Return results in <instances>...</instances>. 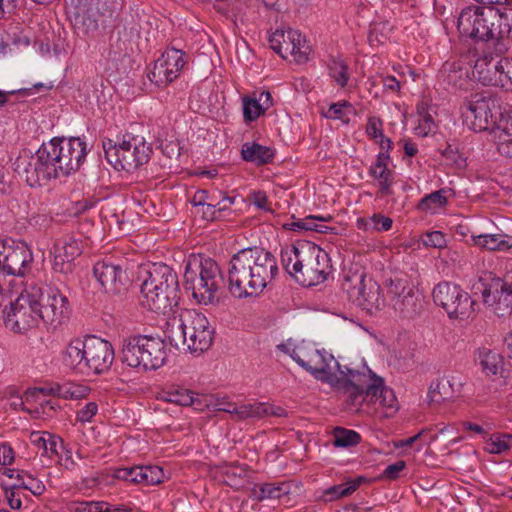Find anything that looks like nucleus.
Segmentation results:
<instances>
[{
	"label": "nucleus",
	"mask_w": 512,
	"mask_h": 512,
	"mask_svg": "<svg viewBox=\"0 0 512 512\" xmlns=\"http://www.w3.org/2000/svg\"><path fill=\"white\" fill-rule=\"evenodd\" d=\"M307 372L317 380L328 383L347 397L352 406L376 405L386 408V416L397 410V398L384 379L368 367L362 370L341 365L332 354L315 348Z\"/></svg>",
	"instance_id": "obj_1"
},
{
	"label": "nucleus",
	"mask_w": 512,
	"mask_h": 512,
	"mask_svg": "<svg viewBox=\"0 0 512 512\" xmlns=\"http://www.w3.org/2000/svg\"><path fill=\"white\" fill-rule=\"evenodd\" d=\"M87 155L86 143L79 137L53 138L43 143L24 167L27 184L41 186L52 178L79 170Z\"/></svg>",
	"instance_id": "obj_2"
},
{
	"label": "nucleus",
	"mask_w": 512,
	"mask_h": 512,
	"mask_svg": "<svg viewBox=\"0 0 512 512\" xmlns=\"http://www.w3.org/2000/svg\"><path fill=\"white\" fill-rule=\"evenodd\" d=\"M277 273L273 254L258 247L242 249L228 263V290L237 299L257 297Z\"/></svg>",
	"instance_id": "obj_3"
},
{
	"label": "nucleus",
	"mask_w": 512,
	"mask_h": 512,
	"mask_svg": "<svg viewBox=\"0 0 512 512\" xmlns=\"http://www.w3.org/2000/svg\"><path fill=\"white\" fill-rule=\"evenodd\" d=\"M457 28L464 37L475 41L500 40L512 31V8L473 4L462 8Z\"/></svg>",
	"instance_id": "obj_4"
},
{
	"label": "nucleus",
	"mask_w": 512,
	"mask_h": 512,
	"mask_svg": "<svg viewBox=\"0 0 512 512\" xmlns=\"http://www.w3.org/2000/svg\"><path fill=\"white\" fill-rule=\"evenodd\" d=\"M281 262L286 272L305 287L323 283L332 271L328 255L309 244L291 245L282 249Z\"/></svg>",
	"instance_id": "obj_5"
},
{
	"label": "nucleus",
	"mask_w": 512,
	"mask_h": 512,
	"mask_svg": "<svg viewBox=\"0 0 512 512\" xmlns=\"http://www.w3.org/2000/svg\"><path fill=\"white\" fill-rule=\"evenodd\" d=\"M141 284L144 304L156 313L166 314L180 300V288L176 272L164 263H152L146 269Z\"/></svg>",
	"instance_id": "obj_6"
},
{
	"label": "nucleus",
	"mask_w": 512,
	"mask_h": 512,
	"mask_svg": "<svg viewBox=\"0 0 512 512\" xmlns=\"http://www.w3.org/2000/svg\"><path fill=\"white\" fill-rule=\"evenodd\" d=\"M184 283L191 290L198 304L215 305L220 302L219 291L223 276L218 264L211 258L188 261L184 272Z\"/></svg>",
	"instance_id": "obj_7"
},
{
	"label": "nucleus",
	"mask_w": 512,
	"mask_h": 512,
	"mask_svg": "<svg viewBox=\"0 0 512 512\" xmlns=\"http://www.w3.org/2000/svg\"><path fill=\"white\" fill-rule=\"evenodd\" d=\"M167 357V345L160 337L135 335L123 341L122 362L139 371L157 370Z\"/></svg>",
	"instance_id": "obj_8"
},
{
	"label": "nucleus",
	"mask_w": 512,
	"mask_h": 512,
	"mask_svg": "<svg viewBox=\"0 0 512 512\" xmlns=\"http://www.w3.org/2000/svg\"><path fill=\"white\" fill-rule=\"evenodd\" d=\"M105 158L118 171L134 172L148 163L152 148L145 138L125 133L118 143L111 139L103 141Z\"/></svg>",
	"instance_id": "obj_9"
},
{
	"label": "nucleus",
	"mask_w": 512,
	"mask_h": 512,
	"mask_svg": "<svg viewBox=\"0 0 512 512\" xmlns=\"http://www.w3.org/2000/svg\"><path fill=\"white\" fill-rule=\"evenodd\" d=\"M169 339L175 346L181 342L191 353H202L213 343L214 329L207 317L194 310L188 309L180 314L176 329L172 327Z\"/></svg>",
	"instance_id": "obj_10"
},
{
	"label": "nucleus",
	"mask_w": 512,
	"mask_h": 512,
	"mask_svg": "<svg viewBox=\"0 0 512 512\" xmlns=\"http://www.w3.org/2000/svg\"><path fill=\"white\" fill-rule=\"evenodd\" d=\"M42 288L30 286L4 310V324L15 333H25L36 327L41 320L38 306L41 304Z\"/></svg>",
	"instance_id": "obj_11"
},
{
	"label": "nucleus",
	"mask_w": 512,
	"mask_h": 512,
	"mask_svg": "<svg viewBox=\"0 0 512 512\" xmlns=\"http://www.w3.org/2000/svg\"><path fill=\"white\" fill-rule=\"evenodd\" d=\"M508 112L509 110H502L499 99L490 93L472 95L462 108L466 124L475 132L489 129L494 131L498 120Z\"/></svg>",
	"instance_id": "obj_12"
},
{
	"label": "nucleus",
	"mask_w": 512,
	"mask_h": 512,
	"mask_svg": "<svg viewBox=\"0 0 512 512\" xmlns=\"http://www.w3.org/2000/svg\"><path fill=\"white\" fill-rule=\"evenodd\" d=\"M474 290L482 295L483 304L498 317L512 314V283L492 272H483Z\"/></svg>",
	"instance_id": "obj_13"
},
{
	"label": "nucleus",
	"mask_w": 512,
	"mask_h": 512,
	"mask_svg": "<svg viewBox=\"0 0 512 512\" xmlns=\"http://www.w3.org/2000/svg\"><path fill=\"white\" fill-rule=\"evenodd\" d=\"M434 303L442 307L449 318H468L474 311V301L459 285L451 282H440L432 292Z\"/></svg>",
	"instance_id": "obj_14"
},
{
	"label": "nucleus",
	"mask_w": 512,
	"mask_h": 512,
	"mask_svg": "<svg viewBox=\"0 0 512 512\" xmlns=\"http://www.w3.org/2000/svg\"><path fill=\"white\" fill-rule=\"evenodd\" d=\"M271 49L279 54L283 59L292 58L296 63H305L311 48L305 37L294 29H277L269 37Z\"/></svg>",
	"instance_id": "obj_15"
},
{
	"label": "nucleus",
	"mask_w": 512,
	"mask_h": 512,
	"mask_svg": "<svg viewBox=\"0 0 512 512\" xmlns=\"http://www.w3.org/2000/svg\"><path fill=\"white\" fill-rule=\"evenodd\" d=\"M186 63V53L183 50L168 47L154 62L148 78L157 87H166L181 75Z\"/></svg>",
	"instance_id": "obj_16"
},
{
	"label": "nucleus",
	"mask_w": 512,
	"mask_h": 512,
	"mask_svg": "<svg viewBox=\"0 0 512 512\" xmlns=\"http://www.w3.org/2000/svg\"><path fill=\"white\" fill-rule=\"evenodd\" d=\"M83 252V242L73 235L56 239L50 249L52 269L56 273L68 275L73 272L74 261Z\"/></svg>",
	"instance_id": "obj_17"
},
{
	"label": "nucleus",
	"mask_w": 512,
	"mask_h": 512,
	"mask_svg": "<svg viewBox=\"0 0 512 512\" xmlns=\"http://www.w3.org/2000/svg\"><path fill=\"white\" fill-rule=\"evenodd\" d=\"M41 304L38 306L41 320L53 328H57L69 317V302L66 296L57 289L42 291Z\"/></svg>",
	"instance_id": "obj_18"
},
{
	"label": "nucleus",
	"mask_w": 512,
	"mask_h": 512,
	"mask_svg": "<svg viewBox=\"0 0 512 512\" xmlns=\"http://www.w3.org/2000/svg\"><path fill=\"white\" fill-rule=\"evenodd\" d=\"M93 274L108 293L120 294L126 290L128 277L120 264L108 259L98 261L93 267Z\"/></svg>",
	"instance_id": "obj_19"
},
{
	"label": "nucleus",
	"mask_w": 512,
	"mask_h": 512,
	"mask_svg": "<svg viewBox=\"0 0 512 512\" xmlns=\"http://www.w3.org/2000/svg\"><path fill=\"white\" fill-rule=\"evenodd\" d=\"M88 362L89 374H103L107 372L114 361L112 344L100 337L88 335Z\"/></svg>",
	"instance_id": "obj_20"
},
{
	"label": "nucleus",
	"mask_w": 512,
	"mask_h": 512,
	"mask_svg": "<svg viewBox=\"0 0 512 512\" xmlns=\"http://www.w3.org/2000/svg\"><path fill=\"white\" fill-rule=\"evenodd\" d=\"M88 335L70 340L61 353L62 363L65 367L89 375L88 362Z\"/></svg>",
	"instance_id": "obj_21"
},
{
	"label": "nucleus",
	"mask_w": 512,
	"mask_h": 512,
	"mask_svg": "<svg viewBox=\"0 0 512 512\" xmlns=\"http://www.w3.org/2000/svg\"><path fill=\"white\" fill-rule=\"evenodd\" d=\"M390 158L378 154L376 162L369 168V175L378 182L380 197L393 195L392 186L395 182V173L388 167Z\"/></svg>",
	"instance_id": "obj_22"
},
{
	"label": "nucleus",
	"mask_w": 512,
	"mask_h": 512,
	"mask_svg": "<svg viewBox=\"0 0 512 512\" xmlns=\"http://www.w3.org/2000/svg\"><path fill=\"white\" fill-rule=\"evenodd\" d=\"M40 391L65 400H81L89 396L91 388L84 384L66 381L51 383L47 387L41 388Z\"/></svg>",
	"instance_id": "obj_23"
},
{
	"label": "nucleus",
	"mask_w": 512,
	"mask_h": 512,
	"mask_svg": "<svg viewBox=\"0 0 512 512\" xmlns=\"http://www.w3.org/2000/svg\"><path fill=\"white\" fill-rule=\"evenodd\" d=\"M493 132L499 154L512 159V110L498 120V125Z\"/></svg>",
	"instance_id": "obj_24"
},
{
	"label": "nucleus",
	"mask_w": 512,
	"mask_h": 512,
	"mask_svg": "<svg viewBox=\"0 0 512 512\" xmlns=\"http://www.w3.org/2000/svg\"><path fill=\"white\" fill-rule=\"evenodd\" d=\"M30 442L42 456L55 459L59 450H64L63 441L60 437L47 431H34L30 434Z\"/></svg>",
	"instance_id": "obj_25"
},
{
	"label": "nucleus",
	"mask_w": 512,
	"mask_h": 512,
	"mask_svg": "<svg viewBox=\"0 0 512 512\" xmlns=\"http://www.w3.org/2000/svg\"><path fill=\"white\" fill-rule=\"evenodd\" d=\"M161 399L179 406H195L200 409L199 394L180 385H170L161 392Z\"/></svg>",
	"instance_id": "obj_26"
},
{
	"label": "nucleus",
	"mask_w": 512,
	"mask_h": 512,
	"mask_svg": "<svg viewBox=\"0 0 512 512\" xmlns=\"http://www.w3.org/2000/svg\"><path fill=\"white\" fill-rule=\"evenodd\" d=\"M500 72L499 59L493 57H483L477 59L473 69V76L483 85L497 86L498 75Z\"/></svg>",
	"instance_id": "obj_27"
},
{
	"label": "nucleus",
	"mask_w": 512,
	"mask_h": 512,
	"mask_svg": "<svg viewBox=\"0 0 512 512\" xmlns=\"http://www.w3.org/2000/svg\"><path fill=\"white\" fill-rule=\"evenodd\" d=\"M443 82L455 90H468L471 84L469 69L460 63H445Z\"/></svg>",
	"instance_id": "obj_28"
},
{
	"label": "nucleus",
	"mask_w": 512,
	"mask_h": 512,
	"mask_svg": "<svg viewBox=\"0 0 512 512\" xmlns=\"http://www.w3.org/2000/svg\"><path fill=\"white\" fill-rule=\"evenodd\" d=\"M475 246L488 251L506 252L512 248V235L506 233L472 235Z\"/></svg>",
	"instance_id": "obj_29"
},
{
	"label": "nucleus",
	"mask_w": 512,
	"mask_h": 512,
	"mask_svg": "<svg viewBox=\"0 0 512 512\" xmlns=\"http://www.w3.org/2000/svg\"><path fill=\"white\" fill-rule=\"evenodd\" d=\"M359 297L361 299L356 300L354 304L369 313L380 310L384 305L380 286L371 279L367 282V287L362 289Z\"/></svg>",
	"instance_id": "obj_30"
},
{
	"label": "nucleus",
	"mask_w": 512,
	"mask_h": 512,
	"mask_svg": "<svg viewBox=\"0 0 512 512\" xmlns=\"http://www.w3.org/2000/svg\"><path fill=\"white\" fill-rule=\"evenodd\" d=\"M359 297L361 299L356 300L354 304L369 313L380 310L384 305L380 286L371 279L367 282V287L362 289Z\"/></svg>",
	"instance_id": "obj_31"
},
{
	"label": "nucleus",
	"mask_w": 512,
	"mask_h": 512,
	"mask_svg": "<svg viewBox=\"0 0 512 512\" xmlns=\"http://www.w3.org/2000/svg\"><path fill=\"white\" fill-rule=\"evenodd\" d=\"M241 156L243 160L260 166L271 163L275 153L270 147L255 142H246L242 145Z\"/></svg>",
	"instance_id": "obj_32"
},
{
	"label": "nucleus",
	"mask_w": 512,
	"mask_h": 512,
	"mask_svg": "<svg viewBox=\"0 0 512 512\" xmlns=\"http://www.w3.org/2000/svg\"><path fill=\"white\" fill-rule=\"evenodd\" d=\"M271 105V94L262 92L259 99L243 98V116L246 122L255 121Z\"/></svg>",
	"instance_id": "obj_33"
},
{
	"label": "nucleus",
	"mask_w": 512,
	"mask_h": 512,
	"mask_svg": "<svg viewBox=\"0 0 512 512\" xmlns=\"http://www.w3.org/2000/svg\"><path fill=\"white\" fill-rule=\"evenodd\" d=\"M366 287L367 281L363 272H349L344 274L341 289L344 293H346L348 300L352 303H355L356 300L361 299L359 297L360 292L363 288Z\"/></svg>",
	"instance_id": "obj_34"
},
{
	"label": "nucleus",
	"mask_w": 512,
	"mask_h": 512,
	"mask_svg": "<svg viewBox=\"0 0 512 512\" xmlns=\"http://www.w3.org/2000/svg\"><path fill=\"white\" fill-rule=\"evenodd\" d=\"M454 383L448 378H441L433 381L428 390L430 403H441L452 399L455 395Z\"/></svg>",
	"instance_id": "obj_35"
},
{
	"label": "nucleus",
	"mask_w": 512,
	"mask_h": 512,
	"mask_svg": "<svg viewBox=\"0 0 512 512\" xmlns=\"http://www.w3.org/2000/svg\"><path fill=\"white\" fill-rule=\"evenodd\" d=\"M392 225V218L381 213H374L371 217L368 218L361 217L356 221L357 228L364 232H386L392 228Z\"/></svg>",
	"instance_id": "obj_36"
},
{
	"label": "nucleus",
	"mask_w": 512,
	"mask_h": 512,
	"mask_svg": "<svg viewBox=\"0 0 512 512\" xmlns=\"http://www.w3.org/2000/svg\"><path fill=\"white\" fill-rule=\"evenodd\" d=\"M449 189H439L430 194L425 195L417 204L420 212L435 213L438 209L444 208L448 204Z\"/></svg>",
	"instance_id": "obj_37"
},
{
	"label": "nucleus",
	"mask_w": 512,
	"mask_h": 512,
	"mask_svg": "<svg viewBox=\"0 0 512 512\" xmlns=\"http://www.w3.org/2000/svg\"><path fill=\"white\" fill-rule=\"evenodd\" d=\"M479 360L483 372L488 376L498 375L503 369V358L496 351L479 349Z\"/></svg>",
	"instance_id": "obj_38"
},
{
	"label": "nucleus",
	"mask_w": 512,
	"mask_h": 512,
	"mask_svg": "<svg viewBox=\"0 0 512 512\" xmlns=\"http://www.w3.org/2000/svg\"><path fill=\"white\" fill-rule=\"evenodd\" d=\"M290 493V485L287 482L264 483L254 490L253 494L258 502L266 499H280Z\"/></svg>",
	"instance_id": "obj_39"
},
{
	"label": "nucleus",
	"mask_w": 512,
	"mask_h": 512,
	"mask_svg": "<svg viewBox=\"0 0 512 512\" xmlns=\"http://www.w3.org/2000/svg\"><path fill=\"white\" fill-rule=\"evenodd\" d=\"M361 482L362 478H358L346 483L334 485L324 490L322 497L324 501H334L343 497H347L357 490Z\"/></svg>",
	"instance_id": "obj_40"
},
{
	"label": "nucleus",
	"mask_w": 512,
	"mask_h": 512,
	"mask_svg": "<svg viewBox=\"0 0 512 512\" xmlns=\"http://www.w3.org/2000/svg\"><path fill=\"white\" fill-rule=\"evenodd\" d=\"M329 76L338 86L344 88L350 79L349 66L340 58H331L328 63Z\"/></svg>",
	"instance_id": "obj_41"
},
{
	"label": "nucleus",
	"mask_w": 512,
	"mask_h": 512,
	"mask_svg": "<svg viewBox=\"0 0 512 512\" xmlns=\"http://www.w3.org/2000/svg\"><path fill=\"white\" fill-rule=\"evenodd\" d=\"M361 436L354 430L336 427L333 431V445L335 447L349 448L360 443Z\"/></svg>",
	"instance_id": "obj_42"
},
{
	"label": "nucleus",
	"mask_w": 512,
	"mask_h": 512,
	"mask_svg": "<svg viewBox=\"0 0 512 512\" xmlns=\"http://www.w3.org/2000/svg\"><path fill=\"white\" fill-rule=\"evenodd\" d=\"M266 403L264 402H253V403H244L239 405L238 410V418L237 421L247 420V419H261L265 417Z\"/></svg>",
	"instance_id": "obj_43"
},
{
	"label": "nucleus",
	"mask_w": 512,
	"mask_h": 512,
	"mask_svg": "<svg viewBox=\"0 0 512 512\" xmlns=\"http://www.w3.org/2000/svg\"><path fill=\"white\" fill-rule=\"evenodd\" d=\"M346 109H353L352 104L346 100H342L330 104L326 111H321V114L327 119L340 120L342 123L348 124L350 119Z\"/></svg>",
	"instance_id": "obj_44"
},
{
	"label": "nucleus",
	"mask_w": 512,
	"mask_h": 512,
	"mask_svg": "<svg viewBox=\"0 0 512 512\" xmlns=\"http://www.w3.org/2000/svg\"><path fill=\"white\" fill-rule=\"evenodd\" d=\"M512 448V434L497 433L490 437L486 449L492 454H501Z\"/></svg>",
	"instance_id": "obj_45"
},
{
	"label": "nucleus",
	"mask_w": 512,
	"mask_h": 512,
	"mask_svg": "<svg viewBox=\"0 0 512 512\" xmlns=\"http://www.w3.org/2000/svg\"><path fill=\"white\" fill-rule=\"evenodd\" d=\"M143 471L141 466L118 468L114 472V478L133 484H143Z\"/></svg>",
	"instance_id": "obj_46"
},
{
	"label": "nucleus",
	"mask_w": 512,
	"mask_h": 512,
	"mask_svg": "<svg viewBox=\"0 0 512 512\" xmlns=\"http://www.w3.org/2000/svg\"><path fill=\"white\" fill-rule=\"evenodd\" d=\"M72 509L75 512H110L111 505L105 501H74Z\"/></svg>",
	"instance_id": "obj_47"
},
{
	"label": "nucleus",
	"mask_w": 512,
	"mask_h": 512,
	"mask_svg": "<svg viewBox=\"0 0 512 512\" xmlns=\"http://www.w3.org/2000/svg\"><path fill=\"white\" fill-rule=\"evenodd\" d=\"M500 72L498 75V87L512 90V59H499Z\"/></svg>",
	"instance_id": "obj_48"
},
{
	"label": "nucleus",
	"mask_w": 512,
	"mask_h": 512,
	"mask_svg": "<svg viewBox=\"0 0 512 512\" xmlns=\"http://www.w3.org/2000/svg\"><path fill=\"white\" fill-rule=\"evenodd\" d=\"M15 485L19 489L29 490L34 496H40L46 490L44 483L28 472H25L24 480Z\"/></svg>",
	"instance_id": "obj_49"
},
{
	"label": "nucleus",
	"mask_w": 512,
	"mask_h": 512,
	"mask_svg": "<svg viewBox=\"0 0 512 512\" xmlns=\"http://www.w3.org/2000/svg\"><path fill=\"white\" fill-rule=\"evenodd\" d=\"M315 350V347L305 341L297 344L296 351L294 352V361L301 366L304 370H307V367L310 366L309 362L312 356V351Z\"/></svg>",
	"instance_id": "obj_50"
},
{
	"label": "nucleus",
	"mask_w": 512,
	"mask_h": 512,
	"mask_svg": "<svg viewBox=\"0 0 512 512\" xmlns=\"http://www.w3.org/2000/svg\"><path fill=\"white\" fill-rule=\"evenodd\" d=\"M333 218L331 215L322 216V215H308L304 218L305 231H315L318 233H327L331 228L317 222H329Z\"/></svg>",
	"instance_id": "obj_51"
},
{
	"label": "nucleus",
	"mask_w": 512,
	"mask_h": 512,
	"mask_svg": "<svg viewBox=\"0 0 512 512\" xmlns=\"http://www.w3.org/2000/svg\"><path fill=\"white\" fill-rule=\"evenodd\" d=\"M143 471V485H156L163 481V469L156 465L141 466Z\"/></svg>",
	"instance_id": "obj_52"
},
{
	"label": "nucleus",
	"mask_w": 512,
	"mask_h": 512,
	"mask_svg": "<svg viewBox=\"0 0 512 512\" xmlns=\"http://www.w3.org/2000/svg\"><path fill=\"white\" fill-rule=\"evenodd\" d=\"M383 125H384L383 120L380 117H377V116L368 117L367 124H366L367 136L370 139L377 141V139L379 137H382L384 135Z\"/></svg>",
	"instance_id": "obj_53"
},
{
	"label": "nucleus",
	"mask_w": 512,
	"mask_h": 512,
	"mask_svg": "<svg viewBox=\"0 0 512 512\" xmlns=\"http://www.w3.org/2000/svg\"><path fill=\"white\" fill-rule=\"evenodd\" d=\"M408 282L406 279L395 278L390 281L388 292L396 297L407 298L411 296V289L407 286Z\"/></svg>",
	"instance_id": "obj_54"
},
{
	"label": "nucleus",
	"mask_w": 512,
	"mask_h": 512,
	"mask_svg": "<svg viewBox=\"0 0 512 512\" xmlns=\"http://www.w3.org/2000/svg\"><path fill=\"white\" fill-rule=\"evenodd\" d=\"M97 412L98 404L96 402H87L76 412V420L82 424L90 423Z\"/></svg>",
	"instance_id": "obj_55"
},
{
	"label": "nucleus",
	"mask_w": 512,
	"mask_h": 512,
	"mask_svg": "<svg viewBox=\"0 0 512 512\" xmlns=\"http://www.w3.org/2000/svg\"><path fill=\"white\" fill-rule=\"evenodd\" d=\"M422 242L424 246L431 248H444L446 246V238L445 235L441 231H432L427 232L423 238Z\"/></svg>",
	"instance_id": "obj_56"
},
{
	"label": "nucleus",
	"mask_w": 512,
	"mask_h": 512,
	"mask_svg": "<svg viewBox=\"0 0 512 512\" xmlns=\"http://www.w3.org/2000/svg\"><path fill=\"white\" fill-rule=\"evenodd\" d=\"M15 460V452L8 442H0V465L10 466Z\"/></svg>",
	"instance_id": "obj_57"
},
{
	"label": "nucleus",
	"mask_w": 512,
	"mask_h": 512,
	"mask_svg": "<svg viewBox=\"0 0 512 512\" xmlns=\"http://www.w3.org/2000/svg\"><path fill=\"white\" fill-rule=\"evenodd\" d=\"M405 467L406 463L403 460H399L393 464H390L384 469L382 478L389 481L396 480L399 477L400 472H402Z\"/></svg>",
	"instance_id": "obj_58"
},
{
	"label": "nucleus",
	"mask_w": 512,
	"mask_h": 512,
	"mask_svg": "<svg viewBox=\"0 0 512 512\" xmlns=\"http://www.w3.org/2000/svg\"><path fill=\"white\" fill-rule=\"evenodd\" d=\"M18 490H19V488L16 487L15 483H13L5 491L8 505L13 510H19L22 507V500H21Z\"/></svg>",
	"instance_id": "obj_59"
},
{
	"label": "nucleus",
	"mask_w": 512,
	"mask_h": 512,
	"mask_svg": "<svg viewBox=\"0 0 512 512\" xmlns=\"http://www.w3.org/2000/svg\"><path fill=\"white\" fill-rule=\"evenodd\" d=\"M216 410L231 414L232 419L237 421L239 405L236 403L230 402L228 400H221L216 404Z\"/></svg>",
	"instance_id": "obj_60"
},
{
	"label": "nucleus",
	"mask_w": 512,
	"mask_h": 512,
	"mask_svg": "<svg viewBox=\"0 0 512 512\" xmlns=\"http://www.w3.org/2000/svg\"><path fill=\"white\" fill-rule=\"evenodd\" d=\"M235 198L230 196H223L221 200L216 202V199L214 198L212 202H209L207 204V208L209 210H212L213 208H217L218 212L227 210L231 207V205L234 203Z\"/></svg>",
	"instance_id": "obj_61"
},
{
	"label": "nucleus",
	"mask_w": 512,
	"mask_h": 512,
	"mask_svg": "<svg viewBox=\"0 0 512 512\" xmlns=\"http://www.w3.org/2000/svg\"><path fill=\"white\" fill-rule=\"evenodd\" d=\"M418 112L421 116V120H420L418 129L420 130V133L427 135L429 132H431L435 128L433 118L431 117V115H429L427 113L422 115L420 108H418Z\"/></svg>",
	"instance_id": "obj_62"
},
{
	"label": "nucleus",
	"mask_w": 512,
	"mask_h": 512,
	"mask_svg": "<svg viewBox=\"0 0 512 512\" xmlns=\"http://www.w3.org/2000/svg\"><path fill=\"white\" fill-rule=\"evenodd\" d=\"M214 199V196H209L208 191L206 190H197L193 197L191 198L190 202L193 206H206L207 207V200H211L212 202Z\"/></svg>",
	"instance_id": "obj_63"
},
{
	"label": "nucleus",
	"mask_w": 512,
	"mask_h": 512,
	"mask_svg": "<svg viewBox=\"0 0 512 512\" xmlns=\"http://www.w3.org/2000/svg\"><path fill=\"white\" fill-rule=\"evenodd\" d=\"M59 464L66 470H74L77 466V463L74 461L72 457V453L70 451H65L64 454H58L55 456Z\"/></svg>",
	"instance_id": "obj_64"
}]
</instances>
